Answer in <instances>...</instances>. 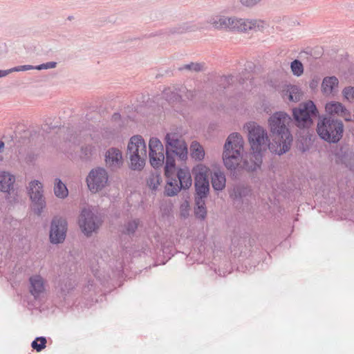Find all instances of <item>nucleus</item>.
<instances>
[{
  "mask_svg": "<svg viewBox=\"0 0 354 354\" xmlns=\"http://www.w3.org/2000/svg\"><path fill=\"white\" fill-rule=\"evenodd\" d=\"M256 160H257L256 158L253 157V151H251V153H250V157H249V160L244 159L243 161V164L241 166V167L243 169H245L247 171H256V170H257L258 169L260 168V167L261 165V163H262V161H261L258 165V166H256L254 168H253L254 167L253 165L254 163H256Z\"/></svg>",
  "mask_w": 354,
  "mask_h": 354,
  "instance_id": "nucleus-30",
  "label": "nucleus"
},
{
  "mask_svg": "<svg viewBox=\"0 0 354 354\" xmlns=\"http://www.w3.org/2000/svg\"><path fill=\"white\" fill-rule=\"evenodd\" d=\"M317 132L322 140L330 143H337L343 136L344 124L339 119L320 115Z\"/></svg>",
  "mask_w": 354,
  "mask_h": 354,
  "instance_id": "nucleus-5",
  "label": "nucleus"
},
{
  "mask_svg": "<svg viewBox=\"0 0 354 354\" xmlns=\"http://www.w3.org/2000/svg\"><path fill=\"white\" fill-rule=\"evenodd\" d=\"M244 151V140L239 133L230 134L225 141L223 152V160L225 167L231 171L240 165Z\"/></svg>",
  "mask_w": 354,
  "mask_h": 354,
  "instance_id": "nucleus-4",
  "label": "nucleus"
},
{
  "mask_svg": "<svg viewBox=\"0 0 354 354\" xmlns=\"http://www.w3.org/2000/svg\"><path fill=\"white\" fill-rule=\"evenodd\" d=\"M101 225L100 218L90 207H84L79 217V225L82 232L86 236H91L96 232Z\"/></svg>",
  "mask_w": 354,
  "mask_h": 354,
  "instance_id": "nucleus-8",
  "label": "nucleus"
},
{
  "mask_svg": "<svg viewBox=\"0 0 354 354\" xmlns=\"http://www.w3.org/2000/svg\"><path fill=\"white\" fill-rule=\"evenodd\" d=\"M30 292L37 299L44 295L46 290L45 281L40 275L35 274L29 278Z\"/></svg>",
  "mask_w": 354,
  "mask_h": 354,
  "instance_id": "nucleus-17",
  "label": "nucleus"
},
{
  "mask_svg": "<svg viewBox=\"0 0 354 354\" xmlns=\"http://www.w3.org/2000/svg\"><path fill=\"white\" fill-rule=\"evenodd\" d=\"M195 188L197 195L196 198L205 199L209 190V180H195Z\"/></svg>",
  "mask_w": 354,
  "mask_h": 354,
  "instance_id": "nucleus-25",
  "label": "nucleus"
},
{
  "mask_svg": "<svg viewBox=\"0 0 354 354\" xmlns=\"http://www.w3.org/2000/svg\"><path fill=\"white\" fill-rule=\"evenodd\" d=\"M204 68V64L198 62H191L184 64L179 68L180 71H187L190 72H200Z\"/></svg>",
  "mask_w": 354,
  "mask_h": 354,
  "instance_id": "nucleus-32",
  "label": "nucleus"
},
{
  "mask_svg": "<svg viewBox=\"0 0 354 354\" xmlns=\"http://www.w3.org/2000/svg\"><path fill=\"white\" fill-rule=\"evenodd\" d=\"M243 129L248 133V139L250 149L253 151V157L257 160L256 163L253 165V168H254L261 162L263 153L268 149L274 153L272 147L276 144L274 142L270 143L267 130L254 122H247Z\"/></svg>",
  "mask_w": 354,
  "mask_h": 354,
  "instance_id": "nucleus-2",
  "label": "nucleus"
},
{
  "mask_svg": "<svg viewBox=\"0 0 354 354\" xmlns=\"http://www.w3.org/2000/svg\"><path fill=\"white\" fill-rule=\"evenodd\" d=\"M196 208L195 209L196 216L201 219H204L207 214L205 199L196 198Z\"/></svg>",
  "mask_w": 354,
  "mask_h": 354,
  "instance_id": "nucleus-31",
  "label": "nucleus"
},
{
  "mask_svg": "<svg viewBox=\"0 0 354 354\" xmlns=\"http://www.w3.org/2000/svg\"><path fill=\"white\" fill-rule=\"evenodd\" d=\"M139 224H140L139 219H133V220L129 221L124 226V232L126 234H133L137 230Z\"/></svg>",
  "mask_w": 354,
  "mask_h": 354,
  "instance_id": "nucleus-33",
  "label": "nucleus"
},
{
  "mask_svg": "<svg viewBox=\"0 0 354 354\" xmlns=\"http://www.w3.org/2000/svg\"><path fill=\"white\" fill-rule=\"evenodd\" d=\"M291 117L284 111L273 113L268 119L270 131L273 136L276 145L272 147L274 153L281 155L290 149L292 136L289 130Z\"/></svg>",
  "mask_w": 354,
  "mask_h": 354,
  "instance_id": "nucleus-1",
  "label": "nucleus"
},
{
  "mask_svg": "<svg viewBox=\"0 0 354 354\" xmlns=\"http://www.w3.org/2000/svg\"><path fill=\"white\" fill-rule=\"evenodd\" d=\"M178 181L180 189H188L192 183V179L189 169L185 167L180 168L177 172Z\"/></svg>",
  "mask_w": 354,
  "mask_h": 354,
  "instance_id": "nucleus-22",
  "label": "nucleus"
},
{
  "mask_svg": "<svg viewBox=\"0 0 354 354\" xmlns=\"http://www.w3.org/2000/svg\"><path fill=\"white\" fill-rule=\"evenodd\" d=\"M68 223L65 218L55 216L50 223L49 239L52 243L58 244L64 242L66 236Z\"/></svg>",
  "mask_w": 354,
  "mask_h": 354,
  "instance_id": "nucleus-10",
  "label": "nucleus"
},
{
  "mask_svg": "<svg viewBox=\"0 0 354 354\" xmlns=\"http://www.w3.org/2000/svg\"><path fill=\"white\" fill-rule=\"evenodd\" d=\"M105 162L106 166L111 170L120 168L123 164L122 154L117 148H110L105 153Z\"/></svg>",
  "mask_w": 354,
  "mask_h": 354,
  "instance_id": "nucleus-16",
  "label": "nucleus"
},
{
  "mask_svg": "<svg viewBox=\"0 0 354 354\" xmlns=\"http://www.w3.org/2000/svg\"><path fill=\"white\" fill-rule=\"evenodd\" d=\"M4 146H5V144L3 141H1L0 140V152L2 151V150L4 148Z\"/></svg>",
  "mask_w": 354,
  "mask_h": 354,
  "instance_id": "nucleus-44",
  "label": "nucleus"
},
{
  "mask_svg": "<svg viewBox=\"0 0 354 354\" xmlns=\"http://www.w3.org/2000/svg\"><path fill=\"white\" fill-rule=\"evenodd\" d=\"M261 0H238V2L243 7L252 8L259 4Z\"/></svg>",
  "mask_w": 354,
  "mask_h": 354,
  "instance_id": "nucleus-38",
  "label": "nucleus"
},
{
  "mask_svg": "<svg viewBox=\"0 0 354 354\" xmlns=\"http://www.w3.org/2000/svg\"><path fill=\"white\" fill-rule=\"evenodd\" d=\"M281 96L285 101L297 102L302 97V92L298 86L288 84L283 87Z\"/></svg>",
  "mask_w": 354,
  "mask_h": 354,
  "instance_id": "nucleus-19",
  "label": "nucleus"
},
{
  "mask_svg": "<svg viewBox=\"0 0 354 354\" xmlns=\"http://www.w3.org/2000/svg\"><path fill=\"white\" fill-rule=\"evenodd\" d=\"M335 162L344 165L351 171H354V153L346 149L341 148L335 153Z\"/></svg>",
  "mask_w": 354,
  "mask_h": 354,
  "instance_id": "nucleus-18",
  "label": "nucleus"
},
{
  "mask_svg": "<svg viewBox=\"0 0 354 354\" xmlns=\"http://www.w3.org/2000/svg\"><path fill=\"white\" fill-rule=\"evenodd\" d=\"M127 155L130 160V167L133 170H141L147 159V146L140 136H133L128 144Z\"/></svg>",
  "mask_w": 354,
  "mask_h": 354,
  "instance_id": "nucleus-6",
  "label": "nucleus"
},
{
  "mask_svg": "<svg viewBox=\"0 0 354 354\" xmlns=\"http://www.w3.org/2000/svg\"><path fill=\"white\" fill-rule=\"evenodd\" d=\"M86 183L91 192L93 193L100 192L108 183L107 171L102 167L92 169L86 178Z\"/></svg>",
  "mask_w": 354,
  "mask_h": 354,
  "instance_id": "nucleus-11",
  "label": "nucleus"
},
{
  "mask_svg": "<svg viewBox=\"0 0 354 354\" xmlns=\"http://www.w3.org/2000/svg\"><path fill=\"white\" fill-rule=\"evenodd\" d=\"M343 96L350 102H354V87L348 86L342 91Z\"/></svg>",
  "mask_w": 354,
  "mask_h": 354,
  "instance_id": "nucleus-37",
  "label": "nucleus"
},
{
  "mask_svg": "<svg viewBox=\"0 0 354 354\" xmlns=\"http://www.w3.org/2000/svg\"><path fill=\"white\" fill-rule=\"evenodd\" d=\"M160 183V177L158 175H151L147 179V185L152 190H156Z\"/></svg>",
  "mask_w": 354,
  "mask_h": 354,
  "instance_id": "nucleus-36",
  "label": "nucleus"
},
{
  "mask_svg": "<svg viewBox=\"0 0 354 354\" xmlns=\"http://www.w3.org/2000/svg\"><path fill=\"white\" fill-rule=\"evenodd\" d=\"M209 172V168L203 164L197 165L192 169V173L194 175L195 180H208Z\"/></svg>",
  "mask_w": 354,
  "mask_h": 354,
  "instance_id": "nucleus-26",
  "label": "nucleus"
},
{
  "mask_svg": "<svg viewBox=\"0 0 354 354\" xmlns=\"http://www.w3.org/2000/svg\"><path fill=\"white\" fill-rule=\"evenodd\" d=\"M53 192L55 195L61 199L66 198L68 195V191L66 185L59 178H55Z\"/></svg>",
  "mask_w": 354,
  "mask_h": 354,
  "instance_id": "nucleus-27",
  "label": "nucleus"
},
{
  "mask_svg": "<svg viewBox=\"0 0 354 354\" xmlns=\"http://www.w3.org/2000/svg\"><path fill=\"white\" fill-rule=\"evenodd\" d=\"M27 189L32 203L33 211L37 215H40L46 207L43 185L40 181L34 180L29 183Z\"/></svg>",
  "mask_w": 354,
  "mask_h": 354,
  "instance_id": "nucleus-9",
  "label": "nucleus"
},
{
  "mask_svg": "<svg viewBox=\"0 0 354 354\" xmlns=\"http://www.w3.org/2000/svg\"><path fill=\"white\" fill-rule=\"evenodd\" d=\"M326 117L342 118L346 122L353 120V115L341 102L331 101L326 104Z\"/></svg>",
  "mask_w": 354,
  "mask_h": 354,
  "instance_id": "nucleus-14",
  "label": "nucleus"
},
{
  "mask_svg": "<svg viewBox=\"0 0 354 354\" xmlns=\"http://www.w3.org/2000/svg\"><path fill=\"white\" fill-rule=\"evenodd\" d=\"M184 93H185V97L187 99H192L195 95L194 91H188L183 87L179 89V92H176V89L174 88H166L163 92V95L167 100L169 102H175L181 99Z\"/></svg>",
  "mask_w": 354,
  "mask_h": 354,
  "instance_id": "nucleus-20",
  "label": "nucleus"
},
{
  "mask_svg": "<svg viewBox=\"0 0 354 354\" xmlns=\"http://www.w3.org/2000/svg\"><path fill=\"white\" fill-rule=\"evenodd\" d=\"M149 157L153 167H161L165 160L164 147L159 139L151 138L149 142Z\"/></svg>",
  "mask_w": 354,
  "mask_h": 354,
  "instance_id": "nucleus-12",
  "label": "nucleus"
},
{
  "mask_svg": "<svg viewBox=\"0 0 354 354\" xmlns=\"http://www.w3.org/2000/svg\"><path fill=\"white\" fill-rule=\"evenodd\" d=\"M238 197H241V193L239 190V188H237V189L234 192V198H237Z\"/></svg>",
  "mask_w": 354,
  "mask_h": 354,
  "instance_id": "nucleus-43",
  "label": "nucleus"
},
{
  "mask_svg": "<svg viewBox=\"0 0 354 354\" xmlns=\"http://www.w3.org/2000/svg\"><path fill=\"white\" fill-rule=\"evenodd\" d=\"M180 187L178 184L176 179H171L168 180L165 186V194L168 196H174L176 195L180 190Z\"/></svg>",
  "mask_w": 354,
  "mask_h": 354,
  "instance_id": "nucleus-29",
  "label": "nucleus"
},
{
  "mask_svg": "<svg viewBox=\"0 0 354 354\" xmlns=\"http://www.w3.org/2000/svg\"><path fill=\"white\" fill-rule=\"evenodd\" d=\"M35 69V66L32 65L18 66L12 68L13 72L26 71L28 70Z\"/></svg>",
  "mask_w": 354,
  "mask_h": 354,
  "instance_id": "nucleus-40",
  "label": "nucleus"
},
{
  "mask_svg": "<svg viewBox=\"0 0 354 354\" xmlns=\"http://www.w3.org/2000/svg\"><path fill=\"white\" fill-rule=\"evenodd\" d=\"M318 113L315 104L310 100L300 104L292 110L295 124L299 128L310 127L313 124V118L317 117Z\"/></svg>",
  "mask_w": 354,
  "mask_h": 354,
  "instance_id": "nucleus-7",
  "label": "nucleus"
},
{
  "mask_svg": "<svg viewBox=\"0 0 354 354\" xmlns=\"http://www.w3.org/2000/svg\"><path fill=\"white\" fill-rule=\"evenodd\" d=\"M190 153L192 158L196 160H202L205 156L203 147L196 141L192 142L190 146Z\"/></svg>",
  "mask_w": 354,
  "mask_h": 354,
  "instance_id": "nucleus-28",
  "label": "nucleus"
},
{
  "mask_svg": "<svg viewBox=\"0 0 354 354\" xmlns=\"http://www.w3.org/2000/svg\"><path fill=\"white\" fill-rule=\"evenodd\" d=\"M194 28H191L189 27H186L185 28L183 29V30H194Z\"/></svg>",
  "mask_w": 354,
  "mask_h": 354,
  "instance_id": "nucleus-45",
  "label": "nucleus"
},
{
  "mask_svg": "<svg viewBox=\"0 0 354 354\" xmlns=\"http://www.w3.org/2000/svg\"><path fill=\"white\" fill-rule=\"evenodd\" d=\"M165 173L167 177L175 169L174 156H178L180 160H185L187 158V146L179 135L176 133H168L165 136Z\"/></svg>",
  "mask_w": 354,
  "mask_h": 354,
  "instance_id": "nucleus-3",
  "label": "nucleus"
},
{
  "mask_svg": "<svg viewBox=\"0 0 354 354\" xmlns=\"http://www.w3.org/2000/svg\"><path fill=\"white\" fill-rule=\"evenodd\" d=\"M57 66V62H46L38 66H35V70H45L49 68H55Z\"/></svg>",
  "mask_w": 354,
  "mask_h": 354,
  "instance_id": "nucleus-39",
  "label": "nucleus"
},
{
  "mask_svg": "<svg viewBox=\"0 0 354 354\" xmlns=\"http://www.w3.org/2000/svg\"><path fill=\"white\" fill-rule=\"evenodd\" d=\"M15 182V176L5 171H0V191L10 192L13 189Z\"/></svg>",
  "mask_w": 354,
  "mask_h": 354,
  "instance_id": "nucleus-21",
  "label": "nucleus"
},
{
  "mask_svg": "<svg viewBox=\"0 0 354 354\" xmlns=\"http://www.w3.org/2000/svg\"><path fill=\"white\" fill-rule=\"evenodd\" d=\"M46 339L44 337H37L31 344L32 347L37 352L46 348Z\"/></svg>",
  "mask_w": 354,
  "mask_h": 354,
  "instance_id": "nucleus-35",
  "label": "nucleus"
},
{
  "mask_svg": "<svg viewBox=\"0 0 354 354\" xmlns=\"http://www.w3.org/2000/svg\"><path fill=\"white\" fill-rule=\"evenodd\" d=\"M95 148L92 145H86L85 147H82V151L84 153L85 156H88L93 154Z\"/></svg>",
  "mask_w": 354,
  "mask_h": 354,
  "instance_id": "nucleus-41",
  "label": "nucleus"
},
{
  "mask_svg": "<svg viewBox=\"0 0 354 354\" xmlns=\"http://www.w3.org/2000/svg\"><path fill=\"white\" fill-rule=\"evenodd\" d=\"M226 179L223 172L215 171L212 176V185L215 190H223L225 187Z\"/></svg>",
  "mask_w": 354,
  "mask_h": 354,
  "instance_id": "nucleus-24",
  "label": "nucleus"
},
{
  "mask_svg": "<svg viewBox=\"0 0 354 354\" xmlns=\"http://www.w3.org/2000/svg\"><path fill=\"white\" fill-rule=\"evenodd\" d=\"M338 83V79L335 76L325 77L322 84L323 93L326 95H329L335 92Z\"/></svg>",
  "mask_w": 354,
  "mask_h": 354,
  "instance_id": "nucleus-23",
  "label": "nucleus"
},
{
  "mask_svg": "<svg viewBox=\"0 0 354 354\" xmlns=\"http://www.w3.org/2000/svg\"><path fill=\"white\" fill-rule=\"evenodd\" d=\"M11 73H13L12 68L8 70H0V77H6Z\"/></svg>",
  "mask_w": 354,
  "mask_h": 354,
  "instance_id": "nucleus-42",
  "label": "nucleus"
},
{
  "mask_svg": "<svg viewBox=\"0 0 354 354\" xmlns=\"http://www.w3.org/2000/svg\"><path fill=\"white\" fill-rule=\"evenodd\" d=\"M268 26V24L259 19L241 18L237 17L236 32L263 31Z\"/></svg>",
  "mask_w": 354,
  "mask_h": 354,
  "instance_id": "nucleus-13",
  "label": "nucleus"
},
{
  "mask_svg": "<svg viewBox=\"0 0 354 354\" xmlns=\"http://www.w3.org/2000/svg\"><path fill=\"white\" fill-rule=\"evenodd\" d=\"M236 16L228 17L221 15L213 16L208 20V22L216 29L234 32H236Z\"/></svg>",
  "mask_w": 354,
  "mask_h": 354,
  "instance_id": "nucleus-15",
  "label": "nucleus"
},
{
  "mask_svg": "<svg viewBox=\"0 0 354 354\" xmlns=\"http://www.w3.org/2000/svg\"><path fill=\"white\" fill-rule=\"evenodd\" d=\"M290 68L292 73L296 76H300L304 73V66L301 62L297 59L291 62Z\"/></svg>",
  "mask_w": 354,
  "mask_h": 354,
  "instance_id": "nucleus-34",
  "label": "nucleus"
}]
</instances>
